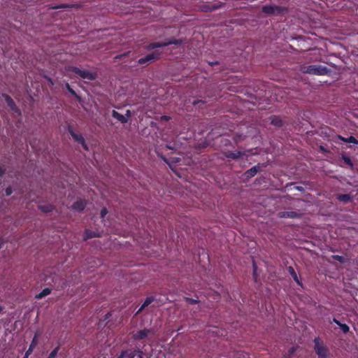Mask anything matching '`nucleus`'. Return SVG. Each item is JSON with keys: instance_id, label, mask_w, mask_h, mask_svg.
Listing matches in <instances>:
<instances>
[{"instance_id": "obj_8", "label": "nucleus", "mask_w": 358, "mask_h": 358, "mask_svg": "<svg viewBox=\"0 0 358 358\" xmlns=\"http://www.w3.org/2000/svg\"><path fill=\"white\" fill-rule=\"evenodd\" d=\"M68 131L71 136V137L73 138V140L76 141L78 143L80 144L85 150L87 151L89 150L88 145H87L84 137L81 134L75 133L71 127H69Z\"/></svg>"}, {"instance_id": "obj_18", "label": "nucleus", "mask_w": 358, "mask_h": 358, "mask_svg": "<svg viewBox=\"0 0 358 358\" xmlns=\"http://www.w3.org/2000/svg\"><path fill=\"white\" fill-rule=\"evenodd\" d=\"M259 171V166H254L251 169L247 170L245 173V176L247 178H250L255 176Z\"/></svg>"}, {"instance_id": "obj_19", "label": "nucleus", "mask_w": 358, "mask_h": 358, "mask_svg": "<svg viewBox=\"0 0 358 358\" xmlns=\"http://www.w3.org/2000/svg\"><path fill=\"white\" fill-rule=\"evenodd\" d=\"M337 138L341 140L343 142L348 143H354L358 144V140H357L354 136H350L348 138L343 137L341 135L337 136Z\"/></svg>"}, {"instance_id": "obj_23", "label": "nucleus", "mask_w": 358, "mask_h": 358, "mask_svg": "<svg viewBox=\"0 0 358 358\" xmlns=\"http://www.w3.org/2000/svg\"><path fill=\"white\" fill-rule=\"evenodd\" d=\"M38 208L44 213H50L52 211L54 207L52 204L39 205Z\"/></svg>"}, {"instance_id": "obj_29", "label": "nucleus", "mask_w": 358, "mask_h": 358, "mask_svg": "<svg viewBox=\"0 0 358 358\" xmlns=\"http://www.w3.org/2000/svg\"><path fill=\"white\" fill-rule=\"evenodd\" d=\"M154 301H155V298L153 296L147 297L143 303V308H145V307L148 306Z\"/></svg>"}, {"instance_id": "obj_9", "label": "nucleus", "mask_w": 358, "mask_h": 358, "mask_svg": "<svg viewBox=\"0 0 358 358\" xmlns=\"http://www.w3.org/2000/svg\"><path fill=\"white\" fill-rule=\"evenodd\" d=\"M121 352H126L125 358H135V357H137L138 358H143L144 355L143 350L138 347H136L134 350H122Z\"/></svg>"}, {"instance_id": "obj_42", "label": "nucleus", "mask_w": 358, "mask_h": 358, "mask_svg": "<svg viewBox=\"0 0 358 358\" xmlns=\"http://www.w3.org/2000/svg\"><path fill=\"white\" fill-rule=\"evenodd\" d=\"M4 241L2 238H0V249H1L3 246Z\"/></svg>"}, {"instance_id": "obj_44", "label": "nucleus", "mask_w": 358, "mask_h": 358, "mask_svg": "<svg viewBox=\"0 0 358 358\" xmlns=\"http://www.w3.org/2000/svg\"><path fill=\"white\" fill-rule=\"evenodd\" d=\"M289 352L290 353H293L294 352V348H292L290 350H289Z\"/></svg>"}, {"instance_id": "obj_7", "label": "nucleus", "mask_w": 358, "mask_h": 358, "mask_svg": "<svg viewBox=\"0 0 358 358\" xmlns=\"http://www.w3.org/2000/svg\"><path fill=\"white\" fill-rule=\"evenodd\" d=\"M162 52L159 50H155L154 52L148 54L143 57L140 58L137 63L138 64H145L148 63H152L155 61L159 60L161 58Z\"/></svg>"}, {"instance_id": "obj_41", "label": "nucleus", "mask_w": 358, "mask_h": 358, "mask_svg": "<svg viewBox=\"0 0 358 358\" xmlns=\"http://www.w3.org/2000/svg\"><path fill=\"white\" fill-rule=\"evenodd\" d=\"M110 315H111V314L110 313H108L107 314H106L105 316H104V320H108L110 317Z\"/></svg>"}, {"instance_id": "obj_1", "label": "nucleus", "mask_w": 358, "mask_h": 358, "mask_svg": "<svg viewBox=\"0 0 358 358\" xmlns=\"http://www.w3.org/2000/svg\"><path fill=\"white\" fill-rule=\"evenodd\" d=\"M303 72L310 75L324 76L329 75L331 70L325 66L320 64H313L304 66Z\"/></svg>"}, {"instance_id": "obj_31", "label": "nucleus", "mask_w": 358, "mask_h": 358, "mask_svg": "<svg viewBox=\"0 0 358 358\" xmlns=\"http://www.w3.org/2000/svg\"><path fill=\"white\" fill-rule=\"evenodd\" d=\"M339 327L341 328L342 331L345 334L349 332V331H350V327L346 324L341 323V324L339 325Z\"/></svg>"}, {"instance_id": "obj_4", "label": "nucleus", "mask_w": 358, "mask_h": 358, "mask_svg": "<svg viewBox=\"0 0 358 358\" xmlns=\"http://www.w3.org/2000/svg\"><path fill=\"white\" fill-rule=\"evenodd\" d=\"M262 12L268 15H280L287 12L285 7L271 4L262 6Z\"/></svg>"}, {"instance_id": "obj_21", "label": "nucleus", "mask_w": 358, "mask_h": 358, "mask_svg": "<svg viewBox=\"0 0 358 358\" xmlns=\"http://www.w3.org/2000/svg\"><path fill=\"white\" fill-rule=\"evenodd\" d=\"M52 292V289L50 288H45L43 289L40 293L37 294L36 296H35V298L36 299H43V297L48 296V294H50Z\"/></svg>"}, {"instance_id": "obj_14", "label": "nucleus", "mask_w": 358, "mask_h": 358, "mask_svg": "<svg viewBox=\"0 0 358 358\" xmlns=\"http://www.w3.org/2000/svg\"><path fill=\"white\" fill-rule=\"evenodd\" d=\"M86 206V202L85 200L79 199L76 201L72 205V208L76 211H83Z\"/></svg>"}, {"instance_id": "obj_15", "label": "nucleus", "mask_w": 358, "mask_h": 358, "mask_svg": "<svg viewBox=\"0 0 358 358\" xmlns=\"http://www.w3.org/2000/svg\"><path fill=\"white\" fill-rule=\"evenodd\" d=\"M279 216H280V217H282V218L294 219V218L299 217L300 214L296 211H292V210L282 211V212L279 213Z\"/></svg>"}, {"instance_id": "obj_12", "label": "nucleus", "mask_w": 358, "mask_h": 358, "mask_svg": "<svg viewBox=\"0 0 358 358\" xmlns=\"http://www.w3.org/2000/svg\"><path fill=\"white\" fill-rule=\"evenodd\" d=\"M127 117H125L124 115L119 113L118 112H117L116 110H113L112 111V116L117 119L118 121H120L121 123H127V121H128V118L131 116V113L130 111L128 110H127Z\"/></svg>"}, {"instance_id": "obj_37", "label": "nucleus", "mask_w": 358, "mask_h": 358, "mask_svg": "<svg viewBox=\"0 0 358 358\" xmlns=\"http://www.w3.org/2000/svg\"><path fill=\"white\" fill-rule=\"evenodd\" d=\"M145 308H143V304L141 305V306L139 308V309L137 310V312L136 313L135 315H138L139 313H141L143 310Z\"/></svg>"}, {"instance_id": "obj_32", "label": "nucleus", "mask_w": 358, "mask_h": 358, "mask_svg": "<svg viewBox=\"0 0 358 358\" xmlns=\"http://www.w3.org/2000/svg\"><path fill=\"white\" fill-rule=\"evenodd\" d=\"M332 258L336 261H338L341 263L345 262V257L341 255H333Z\"/></svg>"}, {"instance_id": "obj_26", "label": "nucleus", "mask_w": 358, "mask_h": 358, "mask_svg": "<svg viewBox=\"0 0 358 358\" xmlns=\"http://www.w3.org/2000/svg\"><path fill=\"white\" fill-rule=\"evenodd\" d=\"M66 88L70 94L75 96L79 101L81 100L80 96L71 88L69 83L66 84Z\"/></svg>"}, {"instance_id": "obj_43", "label": "nucleus", "mask_w": 358, "mask_h": 358, "mask_svg": "<svg viewBox=\"0 0 358 358\" xmlns=\"http://www.w3.org/2000/svg\"><path fill=\"white\" fill-rule=\"evenodd\" d=\"M31 355L28 354L27 352H25V354L24 355V357L22 358H29V357Z\"/></svg>"}, {"instance_id": "obj_28", "label": "nucleus", "mask_w": 358, "mask_h": 358, "mask_svg": "<svg viewBox=\"0 0 358 358\" xmlns=\"http://www.w3.org/2000/svg\"><path fill=\"white\" fill-rule=\"evenodd\" d=\"M60 349V346L57 345L54 350L51 351L47 358H55L58 354V352Z\"/></svg>"}, {"instance_id": "obj_30", "label": "nucleus", "mask_w": 358, "mask_h": 358, "mask_svg": "<svg viewBox=\"0 0 358 358\" xmlns=\"http://www.w3.org/2000/svg\"><path fill=\"white\" fill-rule=\"evenodd\" d=\"M252 267H253L252 275H253V278L255 279V281L257 282V265H256V264H255V262L254 261L252 262Z\"/></svg>"}, {"instance_id": "obj_5", "label": "nucleus", "mask_w": 358, "mask_h": 358, "mask_svg": "<svg viewBox=\"0 0 358 358\" xmlns=\"http://www.w3.org/2000/svg\"><path fill=\"white\" fill-rule=\"evenodd\" d=\"M155 335V330L152 328L142 329L131 334V338L134 341H141L151 338Z\"/></svg>"}, {"instance_id": "obj_50", "label": "nucleus", "mask_w": 358, "mask_h": 358, "mask_svg": "<svg viewBox=\"0 0 358 358\" xmlns=\"http://www.w3.org/2000/svg\"><path fill=\"white\" fill-rule=\"evenodd\" d=\"M283 358H286V357H283Z\"/></svg>"}, {"instance_id": "obj_11", "label": "nucleus", "mask_w": 358, "mask_h": 358, "mask_svg": "<svg viewBox=\"0 0 358 358\" xmlns=\"http://www.w3.org/2000/svg\"><path fill=\"white\" fill-rule=\"evenodd\" d=\"M224 3L218 2L217 3L211 4L209 3H204L200 6V9L203 12H212L224 6Z\"/></svg>"}, {"instance_id": "obj_2", "label": "nucleus", "mask_w": 358, "mask_h": 358, "mask_svg": "<svg viewBox=\"0 0 358 358\" xmlns=\"http://www.w3.org/2000/svg\"><path fill=\"white\" fill-rule=\"evenodd\" d=\"M66 71L72 72L83 79L94 80L97 78L96 72H92L88 70H81L76 66H70L66 68Z\"/></svg>"}, {"instance_id": "obj_3", "label": "nucleus", "mask_w": 358, "mask_h": 358, "mask_svg": "<svg viewBox=\"0 0 358 358\" xmlns=\"http://www.w3.org/2000/svg\"><path fill=\"white\" fill-rule=\"evenodd\" d=\"M182 44V40L172 38L168 39L164 42L150 43L149 44H148L145 46V48L148 50H151L158 48H164V47H166V46H168L170 45H180Z\"/></svg>"}, {"instance_id": "obj_13", "label": "nucleus", "mask_w": 358, "mask_h": 358, "mask_svg": "<svg viewBox=\"0 0 358 358\" xmlns=\"http://www.w3.org/2000/svg\"><path fill=\"white\" fill-rule=\"evenodd\" d=\"M245 152L242 151H228L224 153V156L228 159H238L241 158L242 157L245 156Z\"/></svg>"}, {"instance_id": "obj_40", "label": "nucleus", "mask_w": 358, "mask_h": 358, "mask_svg": "<svg viewBox=\"0 0 358 358\" xmlns=\"http://www.w3.org/2000/svg\"><path fill=\"white\" fill-rule=\"evenodd\" d=\"M295 189L299 190V191H300V192H302V191L304 190V188L303 187H301V186H296Z\"/></svg>"}, {"instance_id": "obj_49", "label": "nucleus", "mask_w": 358, "mask_h": 358, "mask_svg": "<svg viewBox=\"0 0 358 358\" xmlns=\"http://www.w3.org/2000/svg\"><path fill=\"white\" fill-rule=\"evenodd\" d=\"M164 119L167 120V117L166 116H164Z\"/></svg>"}, {"instance_id": "obj_24", "label": "nucleus", "mask_w": 358, "mask_h": 358, "mask_svg": "<svg viewBox=\"0 0 358 358\" xmlns=\"http://www.w3.org/2000/svg\"><path fill=\"white\" fill-rule=\"evenodd\" d=\"M96 236H98V235L94 231H92L89 229H87L85 231V234H84V239L85 240L92 238L96 237Z\"/></svg>"}, {"instance_id": "obj_47", "label": "nucleus", "mask_w": 358, "mask_h": 358, "mask_svg": "<svg viewBox=\"0 0 358 358\" xmlns=\"http://www.w3.org/2000/svg\"><path fill=\"white\" fill-rule=\"evenodd\" d=\"M3 310V307L1 306H0V313H1Z\"/></svg>"}, {"instance_id": "obj_45", "label": "nucleus", "mask_w": 358, "mask_h": 358, "mask_svg": "<svg viewBox=\"0 0 358 358\" xmlns=\"http://www.w3.org/2000/svg\"><path fill=\"white\" fill-rule=\"evenodd\" d=\"M199 102H201V100H199V101H194L193 102V104H194V105H195V104H196L197 103H199Z\"/></svg>"}, {"instance_id": "obj_33", "label": "nucleus", "mask_w": 358, "mask_h": 358, "mask_svg": "<svg viewBox=\"0 0 358 358\" xmlns=\"http://www.w3.org/2000/svg\"><path fill=\"white\" fill-rule=\"evenodd\" d=\"M5 192H6V196L11 195V194L13 193V188H12V187L8 186V187H6V189L5 190Z\"/></svg>"}, {"instance_id": "obj_25", "label": "nucleus", "mask_w": 358, "mask_h": 358, "mask_svg": "<svg viewBox=\"0 0 358 358\" xmlns=\"http://www.w3.org/2000/svg\"><path fill=\"white\" fill-rule=\"evenodd\" d=\"M77 8V5L76 4H68V3H62L56 6H54L52 8L59 9V8Z\"/></svg>"}, {"instance_id": "obj_20", "label": "nucleus", "mask_w": 358, "mask_h": 358, "mask_svg": "<svg viewBox=\"0 0 358 358\" xmlns=\"http://www.w3.org/2000/svg\"><path fill=\"white\" fill-rule=\"evenodd\" d=\"M287 270L288 273L290 274V275L292 276V278H293V280L296 282V284L299 285H301V282L299 280V279L297 276V274L294 271V268L292 266H288L287 268Z\"/></svg>"}, {"instance_id": "obj_34", "label": "nucleus", "mask_w": 358, "mask_h": 358, "mask_svg": "<svg viewBox=\"0 0 358 358\" xmlns=\"http://www.w3.org/2000/svg\"><path fill=\"white\" fill-rule=\"evenodd\" d=\"M108 213V210L106 208H103L101 210L100 215L101 217L103 218Z\"/></svg>"}, {"instance_id": "obj_35", "label": "nucleus", "mask_w": 358, "mask_h": 358, "mask_svg": "<svg viewBox=\"0 0 358 358\" xmlns=\"http://www.w3.org/2000/svg\"><path fill=\"white\" fill-rule=\"evenodd\" d=\"M6 173V169L3 166L0 164V177H3Z\"/></svg>"}, {"instance_id": "obj_48", "label": "nucleus", "mask_w": 358, "mask_h": 358, "mask_svg": "<svg viewBox=\"0 0 358 358\" xmlns=\"http://www.w3.org/2000/svg\"><path fill=\"white\" fill-rule=\"evenodd\" d=\"M122 57V55H118V56H116L115 58H120Z\"/></svg>"}, {"instance_id": "obj_16", "label": "nucleus", "mask_w": 358, "mask_h": 358, "mask_svg": "<svg viewBox=\"0 0 358 358\" xmlns=\"http://www.w3.org/2000/svg\"><path fill=\"white\" fill-rule=\"evenodd\" d=\"M38 334L36 333L32 338V341L29 346L28 350L26 351L28 354L31 355L34 350V349L36 348V346L38 345Z\"/></svg>"}, {"instance_id": "obj_6", "label": "nucleus", "mask_w": 358, "mask_h": 358, "mask_svg": "<svg viewBox=\"0 0 358 358\" xmlns=\"http://www.w3.org/2000/svg\"><path fill=\"white\" fill-rule=\"evenodd\" d=\"M313 343L314 350L318 358H327L329 349L323 342L320 341V338L319 337L315 338Z\"/></svg>"}, {"instance_id": "obj_17", "label": "nucleus", "mask_w": 358, "mask_h": 358, "mask_svg": "<svg viewBox=\"0 0 358 358\" xmlns=\"http://www.w3.org/2000/svg\"><path fill=\"white\" fill-rule=\"evenodd\" d=\"M270 119L271 124L276 127H281L283 125L282 120L278 115H272Z\"/></svg>"}, {"instance_id": "obj_38", "label": "nucleus", "mask_w": 358, "mask_h": 358, "mask_svg": "<svg viewBox=\"0 0 358 358\" xmlns=\"http://www.w3.org/2000/svg\"><path fill=\"white\" fill-rule=\"evenodd\" d=\"M332 322H334L335 324H336L338 326H339L341 324V323L339 320H338L335 317L333 318Z\"/></svg>"}, {"instance_id": "obj_27", "label": "nucleus", "mask_w": 358, "mask_h": 358, "mask_svg": "<svg viewBox=\"0 0 358 358\" xmlns=\"http://www.w3.org/2000/svg\"><path fill=\"white\" fill-rule=\"evenodd\" d=\"M341 158L344 161V162L348 164L351 169L353 168V163L350 159V157L345 155H342L341 156Z\"/></svg>"}, {"instance_id": "obj_36", "label": "nucleus", "mask_w": 358, "mask_h": 358, "mask_svg": "<svg viewBox=\"0 0 358 358\" xmlns=\"http://www.w3.org/2000/svg\"><path fill=\"white\" fill-rule=\"evenodd\" d=\"M187 300L191 303V304H196L198 303L197 300L193 299H189L187 298Z\"/></svg>"}, {"instance_id": "obj_22", "label": "nucleus", "mask_w": 358, "mask_h": 358, "mask_svg": "<svg viewBox=\"0 0 358 358\" xmlns=\"http://www.w3.org/2000/svg\"><path fill=\"white\" fill-rule=\"evenodd\" d=\"M338 199L340 201L348 203L350 202L352 200V196L349 194H339L338 196Z\"/></svg>"}, {"instance_id": "obj_46", "label": "nucleus", "mask_w": 358, "mask_h": 358, "mask_svg": "<svg viewBox=\"0 0 358 358\" xmlns=\"http://www.w3.org/2000/svg\"><path fill=\"white\" fill-rule=\"evenodd\" d=\"M218 64V62H215V63H210V66H213V65H214V64Z\"/></svg>"}, {"instance_id": "obj_10", "label": "nucleus", "mask_w": 358, "mask_h": 358, "mask_svg": "<svg viewBox=\"0 0 358 358\" xmlns=\"http://www.w3.org/2000/svg\"><path fill=\"white\" fill-rule=\"evenodd\" d=\"M2 97L10 108L15 113L21 115L20 109L16 106L13 99L7 94H2Z\"/></svg>"}, {"instance_id": "obj_39", "label": "nucleus", "mask_w": 358, "mask_h": 358, "mask_svg": "<svg viewBox=\"0 0 358 358\" xmlns=\"http://www.w3.org/2000/svg\"><path fill=\"white\" fill-rule=\"evenodd\" d=\"M125 352H121L117 358H125Z\"/></svg>"}]
</instances>
